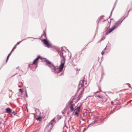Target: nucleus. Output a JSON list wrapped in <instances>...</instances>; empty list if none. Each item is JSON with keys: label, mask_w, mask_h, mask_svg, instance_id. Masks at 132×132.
Masks as SVG:
<instances>
[{"label": "nucleus", "mask_w": 132, "mask_h": 132, "mask_svg": "<svg viewBox=\"0 0 132 132\" xmlns=\"http://www.w3.org/2000/svg\"><path fill=\"white\" fill-rule=\"evenodd\" d=\"M60 55L61 59V64L59 67V69L56 68L55 67V70H53L54 71L55 73H59L62 71L65 63V56L62 52H60Z\"/></svg>", "instance_id": "f257e3e1"}, {"label": "nucleus", "mask_w": 132, "mask_h": 132, "mask_svg": "<svg viewBox=\"0 0 132 132\" xmlns=\"http://www.w3.org/2000/svg\"><path fill=\"white\" fill-rule=\"evenodd\" d=\"M85 82V84H86V81H84V80L81 81H80L79 85H78V87L79 89L78 91H80V94L77 98L76 101H78L80 99V98L82 97V94L84 93V83Z\"/></svg>", "instance_id": "f03ea898"}, {"label": "nucleus", "mask_w": 132, "mask_h": 132, "mask_svg": "<svg viewBox=\"0 0 132 132\" xmlns=\"http://www.w3.org/2000/svg\"><path fill=\"white\" fill-rule=\"evenodd\" d=\"M122 21L119 20L115 23V25L113 26L111 28H110L108 32H107L106 33V34L107 35L108 33H110L120 25L122 22Z\"/></svg>", "instance_id": "7ed1b4c3"}, {"label": "nucleus", "mask_w": 132, "mask_h": 132, "mask_svg": "<svg viewBox=\"0 0 132 132\" xmlns=\"http://www.w3.org/2000/svg\"><path fill=\"white\" fill-rule=\"evenodd\" d=\"M81 107V105L80 104L79 106H78L76 109L73 110L75 115L77 117L78 116L79 113L80 111V108Z\"/></svg>", "instance_id": "20e7f679"}, {"label": "nucleus", "mask_w": 132, "mask_h": 132, "mask_svg": "<svg viewBox=\"0 0 132 132\" xmlns=\"http://www.w3.org/2000/svg\"><path fill=\"white\" fill-rule=\"evenodd\" d=\"M55 118L52 120L51 122L46 127V129H51L53 127V123L54 122Z\"/></svg>", "instance_id": "39448f33"}, {"label": "nucleus", "mask_w": 132, "mask_h": 132, "mask_svg": "<svg viewBox=\"0 0 132 132\" xmlns=\"http://www.w3.org/2000/svg\"><path fill=\"white\" fill-rule=\"evenodd\" d=\"M46 65L48 66L51 69L53 70H55V67L54 65L51 63V62L47 60H45V61Z\"/></svg>", "instance_id": "423d86ee"}, {"label": "nucleus", "mask_w": 132, "mask_h": 132, "mask_svg": "<svg viewBox=\"0 0 132 132\" xmlns=\"http://www.w3.org/2000/svg\"><path fill=\"white\" fill-rule=\"evenodd\" d=\"M72 102V101L71 100L69 102L70 109L71 112H72L74 110L73 107L74 104H73Z\"/></svg>", "instance_id": "0eeeda50"}, {"label": "nucleus", "mask_w": 132, "mask_h": 132, "mask_svg": "<svg viewBox=\"0 0 132 132\" xmlns=\"http://www.w3.org/2000/svg\"><path fill=\"white\" fill-rule=\"evenodd\" d=\"M44 43L46 46L49 47H50V45L49 44L48 42L45 39H44L43 40Z\"/></svg>", "instance_id": "6e6552de"}, {"label": "nucleus", "mask_w": 132, "mask_h": 132, "mask_svg": "<svg viewBox=\"0 0 132 132\" xmlns=\"http://www.w3.org/2000/svg\"><path fill=\"white\" fill-rule=\"evenodd\" d=\"M16 46H17V45H15L14 46V47H13V48L12 50L11 51V52L8 55L7 57V59H6V61H7V60H8V59H9V56H10V55L12 53V52L16 48Z\"/></svg>", "instance_id": "1a4fd4ad"}, {"label": "nucleus", "mask_w": 132, "mask_h": 132, "mask_svg": "<svg viewBox=\"0 0 132 132\" xmlns=\"http://www.w3.org/2000/svg\"><path fill=\"white\" fill-rule=\"evenodd\" d=\"M95 96L98 97L99 98V100H100L102 102H103L104 97L103 96L101 95H98L96 96Z\"/></svg>", "instance_id": "9d476101"}, {"label": "nucleus", "mask_w": 132, "mask_h": 132, "mask_svg": "<svg viewBox=\"0 0 132 132\" xmlns=\"http://www.w3.org/2000/svg\"><path fill=\"white\" fill-rule=\"evenodd\" d=\"M42 59L40 56H38L34 60L33 62V64H36V63H37L38 59Z\"/></svg>", "instance_id": "9b49d317"}, {"label": "nucleus", "mask_w": 132, "mask_h": 132, "mask_svg": "<svg viewBox=\"0 0 132 132\" xmlns=\"http://www.w3.org/2000/svg\"><path fill=\"white\" fill-rule=\"evenodd\" d=\"M6 112L9 114H10L12 113V110L10 108H7L6 109Z\"/></svg>", "instance_id": "f8f14e48"}, {"label": "nucleus", "mask_w": 132, "mask_h": 132, "mask_svg": "<svg viewBox=\"0 0 132 132\" xmlns=\"http://www.w3.org/2000/svg\"><path fill=\"white\" fill-rule=\"evenodd\" d=\"M61 118V116H60L58 115L57 116V121L59 120Z\"/></svg>", "instance_id": "ddd939ff"}, {"label": "nucleus", "mask_w": 132, "mask_h": 132, "mask_svg": "<svg viewBox=\"0 0 132 132\" xmlns=\"http://www.w3.org/2000/svg\"><path fill=\"white\" fill-rule=\"evenodd\" d=\"M41 119V117L40 116H39L36 118V119L37 120L40 121Z\"/></svg>", "instance_id": "4468645a"}, {"label": "nucleus", "mask_w": 132, "mask_h": 132, "mask_svg": "<svg viewBox=\"0 0 132 132\" xmlns=\"http://www.w3.org/2000/svg\"><path fill=\"white\" fill-rule=\"evenodd\" d=\"M98 88H99V90L97 91V92L96 93H95V94L99 92H100L101 91V90L100 87H98Z\"/></svg>", "instance_id": "2eb2a0df"}, {"label": "nucleus", "mask_w": 132, "mask_h": 132, "mask_svg": "<svg viewBox=\"0 0 132 132\" xmlns=\"http://www.w3.org/2000/svg\"><path fill=\"white\" fill-rule=\"evenodd\" d=\"M22 41V40L21 41H20V42H18L16 45L17 46Z\"/></svg>", "instance_id": "dca6fc26"}, {"label": "nucleus", "mask_w": 132, "mask_h": 132, "mask_svg": "<svg viewBox=\"0 0 132 132\" xmlns=\"http://www.w3.org/2000/svg\"><path fill=\"white\" fill-rule=\"evenodd\" d=\"M98 62H96L94 64V66H95L96 65V64L98 63Z\"/></svg>", "instance_id": "f3484780"}, {"label": "nucleus", "mask_w": 132, "mask_h": 132, "mask_svg": "<svg viewBox=\"0 0 132 132\" xmlns=\"http://www.w3.org/2000/svg\"><path fill=\"white\" fill-rule=\"evenodd\" d=\"M101 54L102 55H103V54H104V52L103 51L102 52H101Z\"/></svg>", "instance_id": "a211bd4d"}, {"label": "nucleus", "mask_w": 132, "mask_h": 132, "mask_svg": "<svg viewBox=\"0 0 132 132\" xmlns=\"http://www.w3.org/2000/svg\"><path fill=\"white\" fill-rule=\"evenodd\" d=\"M75 97H73L72 98V101H73L74 100L76 99L75 98Z\"/></svg>", "instance_id": "6ab92c4d"}, {"label": "nucleus", "mask_w": 132, "mask_h": 132, "mask_svg": "<svg viewBox=\"0 0 132 132\" xmlns=\"http://www.w3.org/2000/svg\"><path fill=\"white\" fill-rule=\"evenodd\" d=\"M19 90H20V92H21V93L22 92V90L21 89H19Z\"/></svg>", "instance_id": "aec40b11"}, {"label": "nucleus", "mask_w": 132, "mask_h": 132, "mask_svg": "<svg viewBox=\"0 0 132 132\" xmlns=\"http://www.w3.org/2000/svg\"><path fill=\"white\" fill-rule=\"evenodd\" d=\"M82 120H83V121H85V119L84 118H82Z\"/></svg>", "instance_id": "412c9836"}, {"label": "nucleus", "mask_w": 132, "mask_h": 132, "mask_svg": "<svg viewBox=\"0 0 132 132\" xmlns=\"http://www.w3.org/2000/svg\"><path fill=\"white\" fill-rule=\"evenodd\" d=\"M111 103H112V104L115 105V104H116V103H115L114 104V102H112Z\"/></svg>", "instance_id": "4be33fe9"}, {"label": "nucleus", "mask_w": 132, "mask_h": 132, "mask_svg": "<svg viewBox=\"0 0 132 132\" xmlns=\"http://www.w3.org/2000/svg\"><path fill=\"white\" fill-rule=\"evenodd\" d=\"M106 47L104 49V50H105L106 49Z\"/></svg>", "instance_id": "5701e85b"}, {"label": "nucleus", "mask_w": 132, "mask_h": 132, "mask_svg": "<svg viewBox=\"0 0 132 132\" xmlns=\"http://www.w3.org/2000/svg\"><path fill=\"white\" fill-rule=\"evenodd\" d=\"M13 113H15V112H14V111H13Z\"/></svg>", "instance_id": "b1692460"}, {"label": "nucleus", "mask_w": 132, "mask_h": 132, "mask_svg": "<svg viewBox=\"0 0 132 132\" xmlns=\"http://www.w3.org/2000/svg\"><path fill=\"white\" fill-rule=\"evenodd\" d=\"M72 128H73V129H74V128H73V126H72Z\"/></svg>", "instance_id": "393cba45"}]
</instances>
